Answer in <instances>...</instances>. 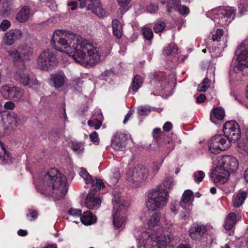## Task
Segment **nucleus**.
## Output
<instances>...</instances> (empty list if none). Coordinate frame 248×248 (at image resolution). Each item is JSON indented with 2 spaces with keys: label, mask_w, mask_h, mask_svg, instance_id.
Segmentation results:
<instances>
[{
  "label": "nucleus",
  "mask_w": 248,
  "mask_h": 248,
  "mask_svg": "<svg viewBox=\"0 0 248 248\" xmlns=\"http://www.w3.org/2000/svg\"><path fill=\"white\" fill-rule=\"evenodd\" d=\"M79 7L86 8V11L91 10L99 17L105 15V11L102 8L99 0H79Z\"/></svg>",
  "instance_id": "obj_10"
},
{
  "label": "nucleus",
  "mask_w": 248,
  "mask_h": 248,
  "mask_svg": "<svg viewBox=\"0 0 248 248\" xmlns=\"http://www.w3.org/2000/svg\"><path fill=\"white\" fill-rule=\"evenodd\" d=\"M23 60H29L32 56V50L30 46L27 45H21L18 47Z\"/></svg>",
  "instance_id": "obj_24"
},
{
  "label": "nucleus",
  "mask_w": 248,
  "mask_h": 248,
  "mask_svg": "<svg viewBox=\"0 0 248 248\" xmlns=\"http://www.w3.org/2000/svg\"><path fill=\"white\" fill-rule=\"evenodd\" d=\"M11 7L8 2H5L3 4V9L2 10V15L4 16H7L11 13Z\"/></svg>",
  "instance_id": "obj_45"
},
{
  "label": "nucleus",
  "mask_w": 248,
  "mask_h": 248,
  "mask_svg": "<svg viewBox=\"0 0 248 248\" xmlns=\"http://www.w3.org/2000/svg\"><path fill=\"white\" fill-rule=\"evenodd\" d=\"M210 86V80L208 78V74L203 80L202 82L199 85L198 90L201 92H205Z\"/></svg>",
  "instance_id": "obj_35"
},
{
  "label": "nucleus",
  "mask_w": 248,
  "mask_h": 248,
  "mask_svg": "<svg viewBox=\"0 0 248 248\" xmlns=\"http://www.w3.org/2000/svg\"><path fill=\"white\" fill-rule=\"evenodd\" d=\"M148 241H153V248H165L167 245L165 236L162 233V232L151 233L146 240V243Z\"/></svg>",
  "instance_id": "obj_15"
},
{
  "label": "nucleus",
  "mask_w": 248,
  "mask_h": 248,
  "mask_svg": "<svg viewBox=\"0 0 248 248\" xmlns=\"http://www.w3.org/2000/svg\"><path fill=\"white\" fill-rule=\"evenodd\" d=\"M234 9L231 7L218 11L216 15V18L218 19V23L221 25H225L231 23L234 19Z\"/></svg>",
  "instance_id": "obj_12"
},
{
  "label": "nucleus",
  "mask_w": 248,
  "mask_h": 248,
  "mask_svg": "<svg viewBox=\"0 0 248 248\" xmlns=\"http://www.w3.org/2000/svg\"><path fill=\"white\" fill-rule=\"evenodd\" d=\"M165 144V148H167L168 153L172 151L175 146L174 142L172 140H167Z\"/></svg>",
  "instance_id": "obj_49"
},
{
  "label": "nucleus",
  "mask_w": 248,
  "mask_h": 248,
  "mask_svg": "<svg viewBox=\"0 0 248 248\" xmlns=\"http://www.w3.org/2000/svg\"><path fill=\"white\" fill-rule=\"evenodd\" d=\"M118 4L121 7H125L127 6L131 0H117Z\"/></svg>",
  "instance_id": "obj_59"
},
{
  "label": "nucleus",
  "mask_w": 248,
  "mask_h": 248,
  "mask_svg": "<svg viewBox=\"0 0 248 248\" xmlns=\"http://www.w3.org/2000/svg\"><path fill=\"white\" fill-rule=\"evenodd\" d=\"M142 35L144 38L147 40H151L154 36L152 30L147 27H143L141 29Z\"/></svg>",
  "instance_id": "obj_36"
},
{
  "label": "nucleus",
  "mask_w": 248,
  "mask_h": 248,
  "mask_svg": "<svg viewBox=\"0 0 248 248\" xmlns=\"http://www.w3.org/2000/svg\"><path fill=\"white\" fill-rule=\"evenodd\" d=\"M7 122L12 127H17L19 124L17 115L14 112H11L7 115Z\"/></svg>",
  "instance_id": "obj_33"
},
{
  "label": "nucleus",
  "mask_w": 248,
  "mask_h": 248,
  "mask_svg": "<svg viewBox=\"0 0 248 248\" xmlns=\"http://www.w3.org/2000/svg\"><path fill=\"white\" fill-rule=\"evenodd\" d=\"M36 188L46 196H51L59 200L67 192V179L56 168H51L46 173H42Z\"/></svg>",
  "instance_id": "obj_2"
},
{
  "label": "nucleus",
  "mask_w": 248,
  "mask_h": 248,
  "mask_svg": "<svg viewBox=\"0 0 248 248\" xmlns=\"http://www.w3.org/2000/svg\"><path fill=\"white\" fill-rule=\"evenodd\" d=\"M4 107L6 109L13 110L15 108L16 105L12 101H7L5 103Z\"/></svg>",
  "instance_id": "obj_53"
},
{
  "label": "nucleus",
  "mask_w": 248,
  "mask_h": 248,
  "mask_svg": "<svg viewBox=\"0 0 248 248\" xmlns=\"http://www.w3.org/2000/svg\"><path fill=\"white\" fill-rule=\"evenodd\" d=\"M206 99V96L203 94H201L197 97V102L200 103L203 102Z\"/></svg>",
  "instance_id": "obj_61"
},
{
  "label": "nucleus",
  "mask_w": 248,
  "mask_h": 248,
  "mask_svg": "<svg viewBox=\"0 0 248 248\" xmlns=\"http://www.w3.org/2000/svg\"><path fill=\"white\" fill-rule=\"evenodd\" d=\"M208 150L213 154H217L223 151L217 143L214 137H212L208 142Z\"/></svg>",
  "instance_id": "obj_27"
},
{
  "label": "nucleus",
  "mask_w": 248,
  "mask_h": 248,
  "mask_svg": "<svg viewBox=\"0 0 248 248\" xmlns=\"http://www.w3.org/2000/svg\"><path fill=\"white\" fill-rule=\"evenodd\" d=\"M0 92L3 98L14 101H19L23 95L22 91L20 88L9 85L2 86Z\"/></svg>",
  "instance_id": "obj_9"
},
{
  "label": "nucleus",
  "mask_w": 248,
  "mask_h": 248,
  "mask_svg": "<svg viewBox=\"0 0 248 248\" xmlns=\"http://www.w3.org/2000/svg\"><path fill=\"white\" fill-rule=\"evenodd\" d=\"M68 213L73 216L74 217H79L81 215V210L79 209H76L73 208H71L68 210Z\"/></svg>",
  "instance_id": "obj_47"
},
{
  "label": "nucleus",
  "mask_w": 248,
  "mask_h": 248,
  "mask_svg": "<svg viewBox=\"0 0 248 248\" xmlns=\"http://www.w3.org/2000/svg\"><path fill=\"white\" fill-rule=\"evenodd\" d=\"M65 78L63 73H56L51 75L49 82L53 86L58 90L63 85Z\"/></svg>",
  "instance_id": "obj_19"
},
{
  "label": "nucleus",
  "mask_w": 248,
  "mask_h": 248,
  "mask_svg": "<svg viewBox=\"0 0 248 248\" xmlns=\"http://www.w3.org/2000/svg\"><path fill=\"white\" fill-rule=\"evenodd\" d=\"M79 175L86 181V183H90V181L92 180V178L86 170L81 168L79 171Z\"/></svg>",
  "instance_id": "obj_39"
},
{
  "label": "nucleus",
  "mask_w": 248,
  "mask_h": 248,
  "mask_svg": "<svg viewBox=\"0 0 248 248\" xmlns=\"http://www.w3.org/2000/svg\"><path fill=\"white\" fill-rule=\"evenodd\" d=\"M57 63L54 54L50 50H45L39 55L38 60V66L42 70H48L52 68Z\"/></svg>",
  "instance_id": "obj_7"
},
{
  "label": "nucleus",
  "mask_w": 248,
  "mask_h": 248,
  "mask_svg": "<svg viewBox=\"0 0 248 248\" xmlns=\"http://www.w3.org/2000/svg\"><path fill=\"white\" fill-rule=\"evenodd\" d=\"M149 234L148 235H149ZM148 238H149V236H148V238L146 239L147 240ZM151 242H148L146 243V240H145V243H144V241H143V243H144L143 245H140L139 246L138 248H153L154 247V243L153 242L151 243Z\"/></svg>",
  "instance_id": "obj_54"
},
{
  "label": "nucleus",
  "mask_w": 248,
  "mask_h": 248,
  "mask_svg": "<svg viewBox=\"0 0 248 248\" xmlns=\"http://www.w3.org/2000/svg\"><path fill=\"white\" fill-rule=\"evenodd\" d=\"M149 228L152 229L155 226L159 224L163 225H167L168 224V220L164 215H161L160 213H155L149 219L148 222Z\"/></svg>",
  "instance_id": "obj_18"
},
{
  "label": "nucleus",
  "mask_w": 248,
  "mask_h": 248,
  "mask_svg": "<svg viewBox=\"0 0 248 248\" xmlns=\"http://www.w3.org/2000/svg\"><path fill=\"white\" fill-rule=\"evenodd\" d=\"M241 12H244L248 6V0H240V3L238 5Z\"/></svg>",
  "instance_id": "obj_51"
},
{
  "label": "nucleus",
  "mask_w": 248,
  "mask_h": 248,
  "mask_svg": "<svg viewBox=\"0 0 248 248\" xmlns=\"http://www.w3.org/2000/svg\"><path fill=\"white\" fill-rule=\"evenodd\" d=\"M158 9V6L153 3H150L147 8V12L150 13H155Z\"/></svg>",
  "instance_id": "obj_48"
},
{
  "label": "nucleus",
  "mask_w": 248,
  "mask_h": 248,
  "mask_svg": "<svg viewBox=\"0 0 248 248\" xmlns=\"http://www.w3.org/2000/svg\"><path fill=\"white\" fill-rule=\"evenodd\" d=\"M138 110L139 114L141 115H147L151 111L150 108L145 106H140Z\"/></svg>",
  "instance_id": "obj_44"
},
{
  "label": "nucleus",
  "mask_w": 248,
  "mask_h": 248,
  "mask_svg": "<svg viewBox=\"0 0 248 248\" xmlns=\"http://www.w3.org/2000/svg\"><path fill=\"white\" fill-rule=\"evenodd\" d=\"M223 130L224 134L232 141H236L241 137L239 126L234 121L226 122Z\"/></svg>",
  "instance_id": "obj_8"
},
{
  "label": "nucleus",
  "mask_w": 248,
  "mask_h": 248,
  "mask_svg": "<svg viewBox=\"0 0 248 248\" xmlns=\"http://www.w3.org/2000/svg\"><path fill=\"white\" fill-rule=\"evenodd\" d=\"M28 232L26 230H19L17 232V234L19 236H25L27 234Z\"/></svg>",
  "instance_id": "obj_62"
},
{
  "label": "nucleus",
  "mask_w": 248,
  "mask_h": 248,
  "mask_svg": "<svg viewBox=\"0 0 248 248\" xmlns=\"http://www.w3.org/2000/svg\"><path fill=\"white\" fill-rule=\"evenodd\" d=\"M223 34V31L222 29H217L216 33L212 35V40L213 41L218 42Z\"/></svg>",
  "instance_id": "obj_46"
},
{
  "label": "nucleus",
  "mask_w": 248,
  "mask_h": 248,
  "mask_svg": "<svg viewBox=\"0 0 248 248\" xmlns=\"http://www.w3.org/2000/svg\"><path fill=\"white\" fill-rule=\"evenodd\" d=\"M11 26V22L7 20H3L0 24V30L3 31H7Z\"/></svg>",
  "instance_id": "obj_43"
},
{
  "label": "nucleus",
  "mask_w": 248,
  "mask_h": 248,
  "mask_svg": "<svg viewBox=\"0 0 248 248\" xmlns=\"http://www.w3.org/2000/svg\"><path fill=\"white\" fill-rule=\"evenodd\" d=\"M16 78L25 86L29 84L31 78L27 73L23 71H17L16 74Z\"/></svg>",
  "instance_id": "obj_30"
},
{
  "label": "nucleus",
  "mask_w": 248,
  "mask_h": 248,
  "mask_svg": "<svg viewBox=\"0 0 248 248\" xmlns=\"http://www.w3.org/2000/svg\"><path fill=\"white\" fill-rule=\"evenodd\" d=\"M7 52L8 55L13 59V61L15 62H24L23 58H22V56L18 48L17 49L9 50Z\"/></svg>",
  "instance_id": "obj_32"
},
{
  "label": "nucleus",
  "mask_w": 248,
  "mask_h": 248,
  "mask_svg": "<svg viewBox=\"0 0 248 248\" xmlns=\"http://www.w3.org/2000/svg\"><path fill=\"white\" fill-rule=\"evenodd\" d=\"M168 191L161 186L155 188L150 192L146 202L147 208L151 211L162 209L167 204Z\"/></svg>",
  "instance_id": "obj_5"
},
{
  "label": "nucleus",
  "mask_w": 248,
  "mask_h": 248,
  "mask_svg": "<svg viewBox=\"0 0 248 248\" xmlns=\"http://www.w3.org/2000/svg\"><path fill=\"white\" fill-rule=\"evenodd\" d=\"M166 27V24L163 21H158L156 22L154 26V30L155 32L158 33L162 32Z\"/></svg>",
  "instance_id": "obj_40"
},
{
  "label": "nucleus",
  "mask_w": 248,
  "mask_h": 248,
  "mask_svg": "<svg viewBox=\"0 0 248 248\" xmlns=\"http://www.w3.org/2000/svg\"><path fill=\"white\" fill-rule=\"evenodd\" d=\"M237 222L236 215L234 213H230L227 216L225 223L224 228L227 230H231Z\"/></svg>",
  "instance_id": "obj_23"
},
{
  "label": "nucleus",
  "mask_w": 248,
  "mask_h": 248,
  "mask_svg": "<svg viewBox=\"0 0 248 248\" xmlns=\"http://www.w3.org/2000/svg\"><path fill=\"white\" fill-rule=\"evenodd\" d=\"M148 176V169L141 165H137L134 168L130 170L127 173L128 180L137 186L145 181Z\"/></svg>",
  "instance_id": "obj_6"
},
{
  "label": "nucleus",
  "mask_w": 248,
  "mask_h": 248,
  "mask_svg": "<svg viewBox=\"0 0 248 248\" xmlns=\"http://www.w3.org/2000/svg\"><path fill=\"white\" fill-rule=\"evenodd\" d=\"M101 124L102 123L100 121L95 120L93 127L95 129H98L100 127Z\"/></svg>",
  "instance_id": "obj_63"
},
{
  "label": "nucleus",
  "mask_w": 248,
  "mask_h": 248,
  "mask_svg": "<svg viewBox=\"0 0 248 248\" xmlns=\"http://www.w3.org/2000/svg\"><path fill=\"white\" fill-rule=\"evenodd\" d=\"M134 110L130 109L129 110L128 112L127 113V114L125 116L124 120L123 121V123L124 124H126V123L128 122V121L129 120V118L133 114Z\"/></svg>",
  "instance_id": "obj_58"
},
{
  "label": "nucleus",
  "mask_w": 248,
  "mask_h": 248,
  "mask_svg": "<svg viewBox=\"0 0 248 248\" xmlns=\"http://www.w3.org/2000/svg\"><path fill=\"white\" fill-rule=\"evenodd\" d=\"M193 196V193L190 190H185L182 195V199L180 202V205L185 210V212L181 211L180 216L182 219L188 217L190 214L192 208L190 201Z\"/></svg>",
  "instance_id": "obj_11"
},
{
  "label": "nucleus",
  "mask_w": 248,
  "mask_h": 248,
  "mask_svg": "<svg viewBox=\"0 0 248 248\" xmlns=\"http://www.w3.org/2000/svg\"><path fill=\"white\" fill-rule=\"evenodd\" d=\"M112 28L114 35L117 38H120L123 35V27L119 21L114 19L112 21Z\"/></svg>",
  "instance_id": "obj_26"
},
{
  "label": "nucleus",
  "mask_w": 248,
  "mask_h": 248,
  "mask_svg": "<svg viewBox=\"0 0 248 248\" xmlns=\"http://www.w3.org/2000/svg\"><path fill=\"white\" fill-rule=\"evenodd\" d=\"M225 116V111L224 109L220 107H217L214 108L210 114V119L211 121L215 123L213 119L214 117L218 120H222Z\"/></svg>",
  "instance_id": "obj_28"
},
{
  "label": "nucleus",
  "mask_w": 248,
  "mask_h": 248,
  "mask_svg": "<svg viewBox=\"0 0 248 248\" xmlns=\"http://www.w3.org/2000/svg\"><path fill=\"white\" fill-rule=\"evenodd\" d=\"M68 5L71 7L72 10H75L77 8L78 2L76 1H72L68 3Z\"/></svg>",
  "instance_id": "obj_60"
},
{
  "label": "nucleus",
  "mask_w": 248,
  "mask_h": 248,
  "mask_svg": "<svg viewBox=\"0 0 248 248\" xmlns=\"http://www.w3.org/2000/svg\"><path fill=\"white\" fill-rule=\"evenodd\" d=\"M27 85H29L30 88H32L33 89L36 90L39 87L40 83L34 77H31Z\"/></svg>",
  "instance_id": "obj_42"
},
{
  "label": "nucleus",
  "mask_w": 248,
  "mask_h": 248,
  "mask_svg": "<svg viewBox=\"0 0 248 248\" xmlns=\"http://www.w3.org/2000/svg\"><path fill=\"white\" fill-rule=\"evenodd\" d=\"M30 10L28 6H24L17 14L16 19L20 22H25L30 16Z\"/></svg>",
  "instance_id": "obj_22"
},
{
  "label": "nucleus",
  "mask_w": 248,
  "mask_h": 248,
  "mask_svg": "<svg viewBox=\"0 0 248 248\" xmlns=\"http://www.w3.org/2000/svg\"><path fill=\"white\" fill-rule=\"evenodd\" d=\"M38 213L35 211H32L29 214H27V217H30V221L35 220L38 217Z\"/></svg>",
  "instance_id": "obj_55"
},
{
  "label": "nucleus",
  "mask_w": 248,
  "mask_h": 248,
  "mask_svg": "<svg viewBox=\"0 0 248 248\" xmlns=\"http://www.w3.org/2000/svg\"><path fill=\"white\" fill-rule=\"evenodd\" d=\"M81 222L86 225L93 224L96 221V217L90 211H86L80 216Z\"/></svg>",
  "instance_id": "obj_21"
},
{
  "label": "nucleus",
  "mask_w": 248,
  "mask_h": 248,
  "mask_svg": "<svg viewBox=\"0 0 248 248\" xmlns=\"http://www.w3.org/2000/svg\"><path fill=\"white\" fill-rule=\"evenodd\" d=\"M101 201L94 193L89 192L87 195L85 204L86 207L91 210L97 209L100 206Z\"/></svg>",
  "instance_id": "obj_17"
},
{
  "label": "nucleus",
  "mask_w": 248,
  "mask_h": 248,
  "mask_svg": "<svg viewBox=\"0 0 248 248\" xmlns=\"http://www.w3.org/2000/svg\"><path fill=\"white\" fill-rule=\"evenodd\" d=\"M129 137L124 131L117 132L111 140L112 148L116 151L122 150L125 147Z\"/></svg>",
  "instance_id": "obj_13"
},
{
  "label": "nucleus",
  "mask_w": 248,
  "mask_h": 248,
  "mask_svg": "<svg viewBox=\"0 0 248 248\" xmlns=\"http://www.w3.org/2000/svg\"><path fill=\"white\" fill-rule=\"evenodd\" d=\"M112 203L114 212L113 225L115 228H120L125 221L124 213L129 206V204L117 191H115L113 193Z\"/></svg>",
  "instance_id": "obj_4"
},
{
  "label": "nucleus",
  "mask_w": 248,
  "mask_h": 248,
  "mask_svg": "<svg viewBox=\"0 0 248 248\" xmlns=\"http://www.w3.org/2000/svg\"><path fill=\"white\" fill-rule=\"evenodd\" d=\"M180 3L179 0H168L167 7L168 13H170L173 8L177 7Z\"/></svg>",
  "instance_id": "obj_38"
},
{
  "label": "nucleus",
  "mask_w": 248,
  "mask_h": 248,
  "mask_svg": "<svg viewBox=\"0 0 248 248\" xmlns=\"http://www.w3.org/2000/svg\"><path fill=\"white\" fill-rule=\"evenodd\" d=\"M238 167L237 159L231 155H225L220 159L219 165L213 173L216 182L223 184L226 182L231 171L236 170Z\"/></svg>",
  "instance_id": "obj_3"
},
{
  "label": "nucleus",
  "mask_w": 248,
  "mask_h": 248,
  "mask_svg": "<svg viewBox=\"0 0 248 248\" xmlns=\"http://www.w3.org/2000/svg\"><path fill=\"white\" fill-rule=\"evenodd\" d=\"M193 177L195 181L199 183L202 181L203 178L205 177V173L203 171L199 170L194 173Z\"/></svg>",
  "instance_id": "obj_41"
},
{
  "label": "nucleus",
  "mask_w": 248,
  "mask_h": 248,
  "mask_svg": "<svg viewBox=\"0 0 248 248\" xmlns=\"http://www.w3.org/2000/svg\"><path fill=\"white\" fill-rule=\"evenodd\" d=\"M72 82L74 85H76L77 86H79L82 84V81L79 78L74 79L73 80Z\"/></svg>",
  "instance_id": "obj_64"
},
{
  "label": "nucleus",
  "mask_w": 248,
  "mask_h": 248,
  "mask_svg": "<svg viewBox=\"0 0 248 248\" xmlns=\"http://www.w3.org/2000/svg\"><path fill=\"white\" fill-rule=\"evenodd\" d=\"M217 143L224 151L228 149L231 146V142L232 141L229 140L224 134L218 135L213 137Z\"/></svg>",
  "instance_id": "obj_20"
},
{
  "label": "nucleus",
  "mask_w": 248,
  "mask_h": 248,
  "mask_svg": "<svg viewBox=\"0 0 248 248\" xmlns=\"http://www.w3.org/2000/svg\"><path fill=\"white\" fill-rule=\"evenodd\" d=\"M163 52L166 55H173L177 53L178 49L175 44H171L164 48Z\"/></svg>",
  "instance_id": "obj_34"
},
{
  "label": "nucleus",
  "mask_w": 248,
  "mask_h": 248,
  "mask_svg": "<svg viewBox=\"0 0 248 248\" xmlns=\"http://www.w3.org/2000/svg\"><path fill=\"white\" fill-rule=\"evenodd\" d=\"M179 12L183 15H187L189 13L188 9L185 6H180L178 9Z\"/></svg>",
  "instance_id": "obj_56"
},
{
  "label": "nucleus",
  "mask_w": 248,
  "mask_h": 248,
  "mask_svg": "<svg viewBox=\"0 0 248 248\" xmlns=\"http://www.w3.org/2000/svg\"><path fill=\"white\" fill-rule=\"evenodd\" d=\"M247 197V193L245 191L237 193L233 197L232 202L234 207H240Z\"/></svg>",
  "instance_id": "obj_25"
},
{
  "label": "nucleus",
  "mask_w": 248,
  "mask_h": 248,
  "mask_svg": "<svg viewBox=\"0 0 248 248\" xmlns=\"http://www.w3.org/2000/svg\"><path fill=\"white\" fill-rule=\"evenodd\" d=\"M206 232V228L204 225L197 223L193 224L189 230L191 238L196 241L201 240Z\"/></svg>",
  "instance_id": "obj_14"
},
{
  "label": "nucleus",
  "mask_w": 248,
  "mask_h": 248,
  "mask_svg": "<svg viewBox=\"0 0 248 248\" xmlns=\"http://www.w3.org/2000/svg\"><path fill=\"white\" fill-rule=\"evenodd\" d=\"M90 139L95 144H98L99 143V138L98 135L96 132H93L90 135Z\"/></svg>",
  "instance_id": "obj_50"
},
{
  "label": "nucleus",
  "mask_w": 248,
  "mask_h": 248,
  "mask_svg": "<svg viewBox=\"0 0 248 248\" xmlns=\"http://www.w3.org/2000/svg\"><path fill=\"white\" fill-rule=\"evenodd\" d=\"M72 148L78 154L82 153L84 150L82 143L78 142H73L72 143Z\"/></svg>",
  "instance_id": "obj_37"
},
{
  "label": "nucleus",
  "mask_w": 248,
  "mask_h": 248,
  "mask_svg": "<svg viewBox=\"0 0 248 248\" xmlns=\"http://www.w3.org/2000/svg\"><path fill=\"white\" fill-rule=\"evenodd\" d=\"M22 32L19 30H11L4 34L2 42L3 44L7 46L13 45L16 40L21 38Z\"/></svg>",
  "instance_id": "obj_16"
},
{
  "label": "nucleus",
  "mask_w": 248,
  "mask_h": 248,
  "mask_svg": "<svg viewBox=\"0 0 248 248\" xmlns=\"http://www.w3.org/2000/svg\"><path fill=\"white\" fill-rule=\"evenodd\" d=\"M173 183V179L172 178H167L163 182V186L167 188H170Z\"/></svg>",
  "instance_id": "obj_52"
},
{
  "label": "nucleus",
  "mask_w": 248,
  "mask_h": 248,
  "mask_svg": "<svg viewBox=\"0 0 248 248\" xmlns=\"http://www.w3.org/2000/svg\"><path fill=\"white\" fill-rule=\"evenodd\" d=\"M142 83V78L140 75H136L133 79L131 88L134 92H137L141 87Z\"/></svg>",
  "instance_id": "obj_31"
},
{
  "label": "nucleus",
  "mask_w": 248,
  "mask_h": 248,
  "mask_svg": "<svg viewBox=\"0 0 248 248\" xmlns=\"http://www.w3.org/2000/svg\"><path fill=\"white\" fill-rule=\"evenodd\" d=\"M172 125L171 123L170 122H167L164 124L163 129L165 131L169 132L172 129Z\"/></svg>",
  "instance_id": "obj_57"
},
{
  "label": "nucleus",
  "mask_w": 248,
  "mask_h": 248,
  "mask_svg": "<svg viewBox=\"0 0 248 248\" xmlns=\"http://www.w3.org/2000/svg\"><path fill=\"white\" fill-rule=\"evenodd\" d=\"M51 44L54 49L67 53L73 48V59L84 66L92 65L100 60V51L97 45L90 43L77 34L63 30L55 31Z\"/></svg>",
  "instance_id": "obj_1"
},
{
  "label": "nucleus",
  "mask_w": 248,
  "mask_h": 248,
  "mask_svg": "<svg viewBox=\"0 0 248 248\" xmlns=\"http://www.w3.org/2000/svg\"><path fill=\"white\" fill-rule=\"evenodd\" d=\"M90 184H92V186L90 188V191L89 192L94 193L99 191L101 188L105 186L104 184L101 180L100 179H93L90 181Z\"/></svg>",
  "instance_id": "obj_29"
}]
</instances>
